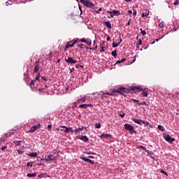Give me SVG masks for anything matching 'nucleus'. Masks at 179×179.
Segmentation results:
<instances>
[{
  "label": "nucleus",
  "instance_id": "1",
  "mask_svg": "<svg viewBox=\"0 0 179 179\" xmlns=\"http://www.w3.org/2000/svg\"><path fill=\"white\" fill-rule=\"evenodd\" d=\"M131 90L134 92V93H136V90H141V87H131V90L127 89L125 87H120L119 90L114 92V93H119L120 94L124 95V93H131Z\"/></svg>",
  "mask_w": 179,
  "mask_h": 179
},
{
  "label": "nucleus",
  "instance_id": "2",
  "mask_svg": "<svg viewBox=\"0 0 179 179\" xmlns=\"http://www.w3.org/2000/svg\"><path fill=\"white\" fill-rule=\"evenodd\" d=\"M124 129H126V131H129L130 134H135V132H136V131L135 130V128L132 124L127 123V124H124Z\"/></svg>",
  "mask_w": 179,
  "mask_h": 179
},
{
  "label": "nucleus",
  "instance_id": "3",
  "mask_svg": "<svg viewBox=\"0 0 179 179\" xmlns=\"http://www.w3.org/2000/svg\"><path fill=\"white\" fill-rule=\"evenodd\" d=\"M86 99H87L86 96H80V98L76 102H73L75 107H78V104H80V103H85Z\"/></svg>",
  "mask_w": 179,
  "mask_h": 179
},
{
  "label": "nucleus",
  "instance_id": "4",
  "mask_svg": "<svg viewBox=\"0 0 179 179\" xmlns=\"http://www.w3.org/2000/svg\"><path fill=\"white\" fill-rule=\"evenodd\" d=\"M81 3L84 5V6H87V8H94V3L87 1L85 0H80Z\"/></svg>",
  "mask_w": 179,
  "mask_h": 179
},
{
  "label": "nucleus",
  "instance_id": "5",
  "mask_svg": "<svg viewBox=\"0 0 179 179\" xmlns=\"http://www.w3.org/2000/svg\"><path fill=\"white\" fill-rule=\"evenodd\" d=\"M164 139L166 141V142H169V143H173L174 141H176L175 138H171V136L170 134H166L164 136Z\"/></svg>",
  "mask_w": 179,
  "mask_h": 179
},
{
  "label": "nucleus",
  "instance_id": "6",
  "mask_svg": "<svg viewBox=\"0 0 179 179\" xmlns=\"http://www.w3.org/2000/svg\"><path fill=\"white\" fill-rule=\"evenodd\" d=\"M65 62H67V64H69L70 65H75L78 61L74 60L72 57H68L67 59H65Z\"/></svg>",
  "mask_w": 179,
  "mask_h": 179
},
{
  "label": "nucleus",
  "instance_id": "7",
  "mask_svg": "<svg viewBox=\"0 0 179 179\" xmlns=\"http://www.w3.org/2000/svg\"><path fill=\"white\" fill-rule=\"evenodd\" d=\"M59 128H63L64 129V132H71V134H73V129H72V127H67L66 126H59Z\"/></svg>",
  "mask_w": 179,
  "mask_h": 179
},
{
  "label": "nucleus",
  "instance_id": "8",
  "mask_svg": "<svg viewBox=\"0 0 179 179\" xmlns=\"http://www.w3.org/2000/svg\"><path fill=\"white\" fill-rule=\"evenodd\" d=\"M41 127V125L40 124L33 126L32 127H31L29 132H31V134H33V132H36V131H37V129H40Z\"/></svg>",
  "mask_w": 179,
  "mask_h": 179
},
{
  "label": "nucleus",
  "instance_id": "9",
  "mask_svg": "<svg viewBox=\"0 0 179 179\" xmlns=\"http://www.w3.org/2000/svg\"><path fill=\"white\" fill-rule=\"evenodd\" d=\"M106 13H110V15H114L115 16H120V15H121V13L120 12V10H113L112 11L107 10Z\"/></svg>",
  "mask_w": 179,
  "mask_h": 179
},
{
  "label": "nucleus",
  "instance_id": "10",
  "mask_svg": "<svg viewBox=\"0 0 179 179\" xmlns=\"http://www.w3.org/2000/svg\"><path fill=\"white\" fill-rule=\"evenodd\" d=\"M52 157H54V155L52 154L45 155V162H52Z\"/></svg>",
  "mask_w": 179,
  "mask_h": 179
},
{
  "label": "nucleus",
  "instance_id": "11",
  "mask_svg": "<svg viewBox=\"0 0 179 179\" xmlns=\"http://www.w3.org/2000/svg\"><path fill=\"white\" fill-rule=\"evenodd\" d=\"M81 160H84V162H87V163H90V164H94V162L92 161V159L89 158H86L85 157H80Z\"/></svg>",
  "mask_w": 179,
  "mask_h": 179
},
{
  "label": "nucleus",
  "instance_id": "12",
  "mask_svg": "<svg viewBox=\"0 0 179 179\" xmlns=\"http://www.w3.org/2000/svg\"><path fill=\"white\" fill-rule=\"evenodd\" d=\"M85 128H86V127H85L84 126H83L82 127H79V128L76 129H74V130H73V131L74 134L76 135V134H80V131H83V129H85Z\"/></svg>",
  "mask_w": 179,
  "mask_h": 179
},
{
  "label": "nucleus",
  "instance_id": "13",
  "mask_svg": "<svg viewBox=\"0 0 179 179\" xmlns=\"http://www.w3.org/2000/svg\"><path fill=\"white\" fill-rule=\"evenodd\" d=\"M78 139H80L81 141H83L84 142H89V138L86 136H79L78 137Z\"/></svg>",
  "mask_w": 179,
  "mask_h": 179
},
{
  "label": "nucleus",
  "instance_id": "14",
  "mask_svg": "<svg viewBox=\"0 0 179 179\" xmlns=\"http://www.w3.org/2000/svg\"><path fill=\"white\" fill-rule=\"evenodd\" d=\"M80 43H85V44L87 45H92V41H87L86 39H85V38H81L80 40Z\"/></svg>",
  "mask_w": 179,
  "mask_h": 179
},
{
  "label": "nucleus",
  "instance_id": "15",
  "mask_svg": "<svg viewBox=\"0 0 179 179\" xmlns=\"http://www.w3.org/2000/svg\"><path fill=\"white\" fill-rule=\"evenodd\" d=\"M131 120L136 123V124H138V125H142V120H139V119H136V118H134L131 117Z\"/></svg>",
  "mask_w": 179,
  "mask_h": 179
},
{
  "label": "nucleus",
  "instance_id": "16",
  "mask_svg": "<svg viewBox=\"0 0 179 179\" xmlns=\"http://www.w3.org/2000/svg\"><path fill=\"white\" fill-rule=\"evenodd\" d=\"M40 69V66L38 65V62H36L35 66H34V72L35 73H37L38 72V70Z\"/></svg>",
  "mask_w": 179,
  "mask_h": 179
},
{
  "label": "nucleus",
  "instance_id": "17",
  "mask_svg": "<svg viewBox=\"0 0 179 179\" xmlns=\"http://www.w3.org/2000/svg\"><path fill=\"white\" fill-rule=\"evenodd\" d=\"M100 138H101L102 139L104 138H111V135L108 134H102L100 136Z\"/></svg>",
  "mask_w": 179,
  "mask_h": 179
},
{
  "label": "nucleus",
  "instance_id": "18",
  "mask_svg": "<svg viewBox=\"0 0 179 179\" xmlns=\"http://www.w3.org/2000/svg\"><path fill=\"white\" fill-rule=\"evenodd\" d=\"M37 176L36 173H27V177H29V178H34Z\"/></svg>",
  "mask_w": 179,
  "mask_h": 179
},
{
  "label": "nucleus",
  "instance_id": "19",
  "mask_svg": "<svg viewBox=\"0 0 179 179\" xmlns=\"http://www.w3.org/2000/svg\"><path fill=\"white\" fill-rule=\"evenodd\" d=\"M145 152L148 153V155H149V156H150L151 159H153L155 160V157H153V155H155V153H153V152L148 150H147Z\"/></svg>",
  "mask_w": 179,
  "mask_h": 179
},
{
  "label": "nucleus",
  "instance_id": "20",
  "mask_svg": "<svg viewBox=\"0 0 179 179\" xmlns=\"http://www.w3.org/2000/svg\"><path fill=\"white\" fill-rule=\"evenodd\" d=\"M29 86L32 91L34 90V80H31L29 83Z\"/></svg>",
  "mask_w": 179,
  "mask_h": 179
},
{
  "label": "nucleus",
  "instance_id": "21",
  "mask_svg": "<svg viewBox=\"0 0 179 179\" xmlns=\"http://www.w3.org/2000/svg\"><path fill=\"white\" fill-rule=\"evenodd\" d=\"M141 124H143L144 125H148L149 128H153V126H152V124H150L149 122L148 121L142 120Z\"/></svg>",
  "mask_w": 179,
  "mask_h": 179
},
{
  "label": "nucleus",
  "instance_id": "22",
  "mask_svg": "<svg viewBox=\"0 0 179 179\" xmlns=\"http://www.w3.org/2000/svg\"><path fill=\"white\" fill-rule=\"evenodd\" d=\"M105 26H106V27H108V29H111V22H110L109 21H106L105 22Z\"/></svg>",
  "mask_w": 179,
  "mask_h": 179
},
{
  "label": "nucleus",
  "instance_id": "23",
  "mask_svg": "<svg viewBox=\"0 0 179 179\" xmlns=\"http://www.w3.org/2000/svg\"><path fill=\"white\" fill-rule=\"evenodd\" d=\"M28 156H29V157H37V152H31L28 154Z\"/></svg>",
  "mask_w": 179,
  "mask_h": 179
},
{
  "label": "nucleus",
  "instance_id": "24",
  "mask_svg": "<svg viewBox=\"0 0 179 179\" xmlns=\"http://www.w3.org/2000/svg\"><path fill=\"white\" fill-rule=\"evenodd\" d=\"M158 129L161 131V132H164L166 131V129H164V127L160 124L158 125Z\"/></svg>",
  "mask_w": 179,
  "mask_h": 179
},
{
  "label": "nucleus",
  "instance_id": "25",
  "mask_svg": "<svg viewBox=\"0 0 179 179\" xmlns=\"http://www.w3.org/2000/svg\"><path fill=\"white\" fill-rule=\"evenodd\" d=\"M13 143H15L16 146H20V145H22V141H14Z\"/></svg>",
  "mask_w": 179,
  "mask_h": 179
},
{
  "label": "nucleus",
  "instance_id": "26",
  "mask_svg": "<svg viewBox=\"0 0 179 179\" xmlns=\"http://www.w3.org/2000/svg\"><path fill=\"white\" fill-rule=\"evenodd\" d=\"M141 16H142V17H148V16H149V11H147L146 13H143L142 14H141Z\"/></svg>",
  "mask_w": 179,
  "mask_h": 179
},
{
  "label": "nucleus",
  "instance_id": "27",
  "mask_svg": "<svg viewBox=\"0 0 179 179\" xmlns=\"http://www.w3.org/2000/svg\"><path fill=\"white\" fill-rule=\"evenodd\" d=\"M80 108H85V110H86V108H87V103L81 104Z\"/></svg>",
  "mask_w": 179,
  "mask_h": 179
},
{
  "label": "nucleus",
  "instance_id": "28",
  "mask_svg": "<svg viewBox=\"0 0 179 179\" xmlns=\"http://www.w3.org/2000/svg\"><path fill=\"white\" fill-rule=\"evenodd\" d=\"M111 54H112V56L114 57V58H116V57H117V50H113V51L111 52Z\"/></svg>",
  "mask_w": 179,
  "mask_h": 179
},
{
  "label": "nucleus",
  "instance_id": "29",
  "mask_svg": "<svg viewBox=\"0 0 179 179\" xmlns=\"http://www.w3.org/2000/svg\"><path fill=\"white\" fill-rule=\"evenodd\" d=\"M40 78H41V76L40 75V73H38V75H36L35 80H38V82H40Z\"/></svg>",
  "mask_w": 179,
  "mask_h": 179
},
{
  "label": "nucleus",
  "instance_id": "30",
  "mask_svg": "<svg viewBox=\"0 0 179 179\" xmlns=\"http://www.w3.org/2000/svg\"><path fill=\"white\" fill-rule=\"evenodd\" d=\"M142 44V39H139L137 42L136 47H139V45H141Z\"/></svg>",
  "mask_w": 179,
  "mask_h": 179
},
{
  "label": "nucleus",
  "instance_id": "31",
  "mask_svg": "<svg viewBox=\"0 0 179 179\" xmlns=\"http://www.w3.org/2000/svg\"><path fill=\"white\" fill-rule=\"evenodd\" d=\"M112 45H113V48H117V47H118V45H120V43H115L113 42Z\"/></svg>",
  "mask_w": 179,
  "mask_h": 179
},
{
  "label": "nucleus",
  "instance_id": "32",
  "mask_svg": "<svg viewBox=\"0 0 179 179\" xmlns=\"http://www.w3.org/2000/svg\"><path fill=\"white\" fill-rule=\"evenodd\" d=\"M141 30V34H142V36H146V31L145 30H142V28L140 29Z\"/></svg>",
  "mask_w": 179,
  "mask_h": 179
},
{
  "label": "nucleus",
  "instance_id": "33",
  "mask_svg": "<svg viewBox=\"0 0 179 179\" xmlns=\"http://www.w3.org/2000/svg\"><path fill=\"white\" fill-rule=\"evenodd\" d=\"M95 128L100 129L101 128V124L100 122L95 124Z\"/></svg>",
  "mask_w": 179,
  "mask_h": 179
},
{
  "label": "nucleus",
  "instance_id": "34",
  "mask_svg": "<svg viewBox=\"0 0 179 179\" xmlns=\"http://www.w3.org/2000/svg\"><path fill=\"white\" fill-rule=\"evenodd\" d=\"M143 96H145V97H148V92L146 90H143L142 92Z\"/></svg>",
  "mask_w": 179,
  "mask_h": 179
},
{
  "label": "nucleus",
  "instance_id": "35",
  "mask_svg": "<svg viewBox=\"0 0 179 179\" xmlns=\"http://www.w3.org/2000/svg\"><path fill=\"white\" fill-rule=\"evenodd\" d=\"M138 149H143V150H145V152H146V150H148L146 149V147H145V146H143V145H140V146L138 147Z\"/></svg>",
  "mask_w": 179,
  "mask_h": 179
},
{
  "label": "nucleus",
  "instance_id": "36",
  "mask_svg": "<svg viewBox=\"0 0 179 179\" xmlns=\"http://www.w3.org/2000/svg\"><path fill=\"white\" fill-rule=\"evenodd\" d=\"M126 61V59H122L121 60H118L116 62V64H121L122 62H124Z\"/></svg>",
  "mask_w": 179,
  "mask_h": 179
},
{
  "label": "nucleus",
  "instance_id": "37",
  "mask_svg": "<svg viewBox=\"0 0 179 179\" xmlns=\"http://www.w3.org/2000/svg\"><path fill=\"white\" fill-rule=\"evenodd\" d=\"M58 154H59V152L57 151V150H53L52 151V155H53V156H54V155H58Z\"/></svg>",
  "mask_w": 179,
  "mask_h": 179
},
{
  "label": "nucleus",
  "instance_id": "38",
  "mask_svg": "<svg viewBox=\"0 0 179 179\" xmlns=\"http://www.w3.org/2000/svg\"><path fill=\"white\" fill-rule=\"evenodd\" d=\"M68 48H71V45H69V43H67L64 48V51H66V50H68Z\"/></svg>",
  "mask_w": 179,
  "mask_h": 179
},
{
  "label": "nucleus",
  "instance_id": "39",
  "mask_svg": "<svg viewBox=\"0 0 179 179\" xmlns=\"http://www.w3.org/2000/svg\"><path fill=\"white\" fill-rule=\"evenodd\" d=\"M160 173L164 174V176H166L167 177L169 176V173H167V172L164 171V170H161Z\"/></svg>",
  "mask_w": 179,
  "mask_h": 179
},
{
  "label": "nucleus",
  "instance_id": "40",
  "mask_svg": "<svg viewBox=\"0 0 179 179\" xmlns=\"http://www.w3.org/2000/svg\"><path fill=\"white\" fill-rule=\"evenodd\" d=\"M27 167H33V162H28L27 164Z\"/></svg>",
  "mask_w": 179,
  "mask_h": 179
},
{
  "label": "nucleus",
  "instance_id": "41",
  "mask_svg": "<svg viewBox=\"0 0 179 179\" xmlns=\"http://www.w3.org/2000/svg\"><path fill=\"white\" fill-rule=\"evenodd\" d=\"M6 149H8V145H4L1 148V150L3 152H5V150H6Z\"/></svg>",
  "mask_w": 179,
  "mask_h": 179
},
{
  "label": "nucleus",
  "instance_id": "42",
  "mask_svg": "<svg viewBox=\"0 0 179 179\" xmlns=\"http://www.w3.org/2000/svg\"><path fill=\"white\" fill-rule=\"evenodd\" d=\"M139 106H148V103H146V101H143L139 103Z\"/></svg>",
  "mask_w": 179,
  "mask_h": 179
},
{
  "label": "nucleus",
  "instance_id": "43",
  "mask_svg": "<svg viewBox=\"0 0 179 179\" xmlns=\"http://www.w3.org/2000/svg\"><path fill=\"white\" fill-rule=\"evenodd\" d=\"M17 152H18L19 155H23V153H24V151H23V150H17Z\"/></svg>",
  "mask_w": 179,
  "mask_h": 179
},
{
  "label": "nucleus",
  "instance_id": "44",
  "mask_svg": "<svg viewBox=\"0 0 179 179\" xmlns=\"http://www.w3.org/2000/svg\"><path fill=\"white\" fill-rule=\"evenodd\" d=\"M85 48H86V50H92L93 51V50L97 49V46L95 47V48H88V47H87Z\"/></svg>",
  "mask_w": 179,
  "mask_h": 179
},
{
  "label": "nucleus",
  "instance_id": "45",
  "mask_svg": "<svg viewBox=\"0 0 179 179\" xmlns=\"http://www.w3.org/2000/svg\"><path fill=\"white\" fill-rule=\"evenodd\" d=\"M100 47H101L100 52H104V47L101 44L100 45Z\"/></svg>",
  "mask_w": 179,
  "mask_h": 179
},
{
  "label": "nucleus",
  "instance_id": "46",
  "mask_svg": "<svg viewBox=\"0 0 179 179\" xmlns=\"http://www.w3.org/2000/svg\"><path fill=\"white\" fill-rule=\"evenodd\" d=\"M12 135H13V133L10 132V133H8V134L6 135V136L7 138H9V137L12 136Z\"/></svg>",
  "mask_w": 179,
  "mask_h": 179
},
{
  "label": "nucleus",
  "instance_id": "47",
  "mask_svg": "<svg viewBox=\"0 0 179 179\" xmlns=\"http://www.w3.org/2000/svg\"><path fill=\"white\" fill-rule=\"evenodd\" d=\"M159 26L161 29H163V27H164V24L163 22H161L159 24Z\"/></svg>",
  "mask_w": 179,
  "mask_h": 179
},
{
  "label": "nucleus",
  "instance_id": "48",
  "mask_svg": "<svg viewBox=\"0 0 179 179\" xmlns=\"http://www.w3.org/2000/svg\"><path fill=\"white\" fill-rule=\"evenodd\" d=\"M131 101H134V103H137V104H139V103H141L138 99H131Z\"/></svg>",
  "mask_w": 179,
  "mask_h": 179
},
{
  "label": "nucleus",
  "instance_id": "49",
  "mask_svg": "<svg viewBox=\"0 0 179 179\" xmlns=\"http://www.w3.org/2000/svg\"><path fill=\"white\" fill-rule=\"evenodd\" d=\"M69 69H70V73H73L75 71V68H74V67H73V68H69Z\"/></svg>",
  "mask_w": 179,
  "mask_h": 179
},
{
  "label": "nucleus",
  "instance_id": "50",
  "mask_svg": "<svg viewBox=\"0 0 179 179\" xmlns=\"http://www.w3.org/2000/svg\"><path fill=\"white\" fill-rule=\"evenodd\" d=\"M173 5L175 6L179 5V0H176L175 2L173 3Z\"/></svg>",
  "mask_w": 179,
  "mask_h": 179
},
{
  "label": "nucleus",
  "instance_id": "51",
  "mask_svg": "<svg viewBox=\"0 0 179 179\" xmlns=\"http://www.w3.org/2000/svg\"><path fill=\"white\" fill-rule=\"evenodd\" d=\"M58 158L57 157H52V162H56Z\"/></svg>",
  "mask_w": 179,
  "mask_h": 179
},
{
  "label": "nucleus",
  "instance_id": "52",
  "mask_svg": "<svg viewBox=\"0 0 179 179\" xmlns=\"http://www.w3.org/2000/svg\"><path fill=\"white\" fill-rule=\"evenodd\" d=\"M131 19L130 18L128 22L126 24V26H130L131 25Z\"/></svg>",
  "mask_w": 179,
  "mask_h": 179
},
{
  "label": "nucleus",
  "instance_id": "53",
  "mask_svg": "<svg viewBox=\"0 0 179 179\" xmlns=\"http://www.w3.org/2000/svg\"><path fill=\"white\" fill-rule=\"evenodd\" d=\"M119 115L121 117V118H124L125 117V113H120Z\"/></svg>",
  "mask_w": 179,
  "mask_h": 179
},
{
  "label": "nucleus",
  "instance_id": "54",
  "mask_svg": "<svg viewBox=\"0 0 179 179\" xmlns=\"http://www.w3.org/2000/svg\"><path fill=\"white\" fill-rule=\"evenodd\" d=\"M52 128V125H48V131H51Z\"/></svg>",
  "mask_w": 179,
  "mask_h": 179
},
{
  "label": "nucleus",
  "instance_id": "55",
  "mask_svg": "<svg viewBox=\"0 0 179 179\" xmlns=\"http://www.w3.org/2000/svg\"><path fill=\"white\" fill-rule=\"evenodd\" d=\"M135 61H136V56L133 57L131 63L134 64V62H135Z\"/></svg>",
  "mask_w": 179,
  "mask_h": 179
},
{
  "label": "nucleus",
  "instance_id": "56",
  "mask_svg": "<svg viewBox=\"0 0 179 179\" xmlns=\"http://www.w3.org/2000/svg\"><path fill=\"white\" fill-rule=\"evenodd\" d=\"M61 127H57L56 129L57 131H64V128L63 129H60Z\"/></svg>",
  "mask_w": 179,
  "mask_h": 179
},
{
  "label": "nucleus",
  "instance_id": "57",
  "mask_svg": "<svg viewBox=\"0 0 179 179\" xmlns=\"http://www.w3.org/2000/svg\"><path fill=\"white\" fill-rule=\"evenodd\" d=\"M9 5H12V3H9V1H6V6H9Z\"/></svg>",
  "mask_w": 179,
  "mask_h": 179
},
{
  "label": "nucleus",
  "instance_id": "58",
  "mask_svg": "<svg viewBox=\"0 0 179 179\" xmlns=\"http://www.w3.org/2000/svg\"><path fill=\"white\" fill-rule=\"evenodd\" d=\"M136 13H137L136 10H134V13H133L134 16H136Z\"/></svg>",
  "mask_w": 179,
  "mask_h": 179
},
{
  "label": "nucleus",
  "instance_id": "59",
  "mask_svg": "<svg viewBox=\"0 0 179 179\" xmlns=\"http://www.w3.org/2000/svg\"><path fill=\"white\" fill-rule=\"evenodd\" d=\"M41 79H42V80H45V82L47 81V79H45V77H44V76H42Z\"/></svg>",
  "mask_w": 179,
  "mask_h": 179
},
{
  "label": "nucleus",
  "instance_id": "60",
  "mask_svg": "<svg viewBox=\"0 0 179 179\" xmlns=\"http://www.w3.org/2000/svg\"><path fill=\"white\" fill-rule=\"evenodd\" d=\"M108 19H111V17H114V15L110 14V16L108 17Z\"/></svg>",
  "mask_w": 179,
  "mask_h": 179
},
{
  "label": "nucleus",
  "instance_id": "61",
  "mask_svg": "<svg viewBox=\"0 0 179 179\" xmlns=\"http://www.w3.org/2000/svg\"><path fill=\"white\" fill-rule=\"evenodd\" d=\"M87 107H93V104L89 103V104H87Z\"/></svg>",
  "mask_w": 179,
  "mask_h": 179
},
{
  "label": "nucleus",
  "instance_id": "62",
  "mask_svg": "<svg viewBox=\"0 0 179 179\" xmlns=\"http://www.w3.org/2000/svg\"><path fill=\"white\" fill-rule=\"evenodd\" d=\"M78 8H79V10H80V12L82 13V6H80V5L78 4Z\"/></svg>",
  "mask_w": 179,
  "mask_h": 179
},
{
  "label": "nucleus",
  "instance_id": "63",
  "mask_svg": "<svg viewBox=\"0 0 179 179\" xmlns=\"http://www.w3.org/2000/svg\"><path fill=\"white\" fill-rule=\"evenodd\" d=\"M87 155H96V154L94 152H87Z\"/></svg>",
  "mask_w": 179,
  "mask_h": 179
},
{
  "label": "nucleus",
  "instance_id": "64",
  "mask_svg": "<svg viewBox=\"0 0 179 179\" xmlns=\"http://www.w3.org/2000/svg\"><path fill=\"white\" fill-rule=\"evenodd\" d=\"M128 13H129V15H132V10H128Z\"/></svg>",
  "mask_w": 179,
  "mask_h": 179
}]
</instances>
